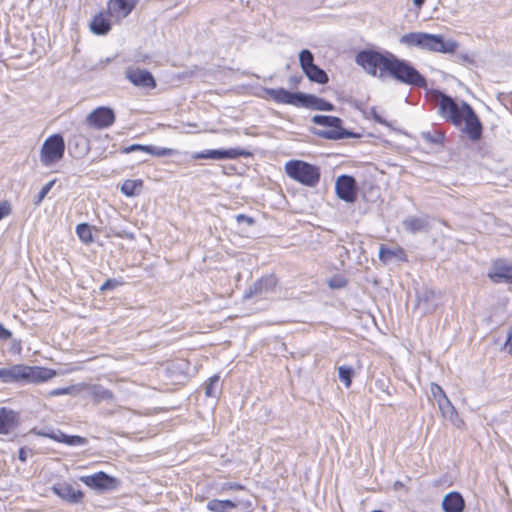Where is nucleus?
<instances>
[{"instance_id": "obj_1", "label": "nucleus", "mask_w": 512, "mask_h": 512, "mask_svg": "<svg viewBox=\"0 0 512 512\" xmlns=\"http://www.w3.org/2000/svg\"><path fill=\"white\" fill-rule=\"evenodd\" d=\"M265 94L273 101L296 107L311 108L319 111H332L334 105L320 97L302 92H290L284 88H266Z\"/></svg>"}, {"instance_id": "obj_2", "label": "nucleus", "mask_w": 512, "mask_h": 512, "mask_svg": "<svg viewBox=\"0 0 512 512\" xmlns=\"http://www.w3.org/2000/svg\"><path fill=\"white\" fill-rule=\"evenodd\" d=\"M55 375L52 369L23 364L0 368V379L4 383H41L52 379Z\"/></svg>"}, {"instance_id": "obj_3", "label": "nucleus", "mask_w": 512, "mask_h": 512, "mask_svg": "<svg viewBox=\"0 0 512 512\" xmlns=\"http://www.w3.org/2000/svg\"><path fill=\"white\" fill-rule=\"evenodd\" d=\"M386 75H389L394 80L419 88H425L427 85L426 78L408 61L391 55L390 64Z\"/></svg>"}, {"instance_id": "obj_4", "label": "nucleus", "mask_w": 512, "mask_h": 512, "mask_svg": "<svg viewBox=\"0 0 512 512\" xmlns=\"http://www.w3.org/2000/svg\"><path fill=\"white\" fill-rule=\"evenodd\" d=\"M392 53L383 54L375 50H362L355 56V62L373 77L386 76Z\"/></svg>"}, {"instance_id": "obj_5", "label": "nucleus", "mask_w": 512, "mask_h": 512, "mask_svg": "<svg viewBox=\"0 0 512 512\" xmlns=\"http://www.w3.org/2000/svg\"><path fill=\"white\" fill-rule=\"evenodd\" d=\"M429 97L438 106L439 115L456 126L462 124L463 117L466 115L464 109V105L467 104L466 102H462L461 106H459L451 96L439 90H432L429 93Z\"/></svg>"}, {"instance_id": "obj_6", "label": "nucleus", "mask_w": 512, "mask_h": 512, "mask_svg": "<svg viewBox=\"0 0 512 512\" xmlns=\"http://www.w3.org/2000/svg\"><path fill=\"white\" fill-rule=\"evenodd\" d=\"M312 122L316 125L324 126L327 129H317L313 133L321 138L330 140H339L345 138H354L357 135L342 127V120L336 116L315 115Z\"/></svg>"}, {"instance_id": "obj_7", "label": "nucleus", "mask_w": 512, "mask_h": 512, "mask_svg": "<svg viewBox=\"0 0 512 512\" xmlns=\"http://www.w3.org/2000/svg\"><path fill=\"white\" fill-rule=\"evenodd\" d=\"M285 172L290 178L308 187H315L320 180L319 168L302 160L288 161Z\"/></svg>"}, {"instance_id": "obj_8", "label": "nucleus", "mask_w": 512, "mask_h": 512, "mask_svg": "<svg viewBox=\"0 0 512 512\" xmlns=\"http://www.w3.org/2000/svg\"><path fill=\"white\" fill-rule=\"evenodd\" d=\"M64 152V138L60 134H54L44 141L40 151V162L50 167L63 158Z\"/></svg>"}, {"instance_id": "obj_9", "label": "nucleus", "mask_w": 512, "mask_h": 512, "mask_svg": "<svg viewBox=\"0 0 512 512\" xmlns=\"http://www.w3.org/2000/svg\"><path fill=\"white\" fill-rule=\"evenodd\" d=\"M116 120L112 108L100 106L92 110L86 117V124L95 129H105L114 124Z\"/></svg>"}, {"instance_id": "obj_10", "label": "nucleus", "mask_w": 512, "mask_h": 512, "mask_svg": "<svg viewBox=\"0 0 512 512\" xmlns=\"http://www.w3.org/2000/svg\"><path fill=\"white\" fill-rule=\"evenodd\" d=\"M458 47V43L453 40H444L442 35L426 33L423 49L440 53H454Z\"/></svg>"}, {"instance_id": "obj_11", "label": "nucleus", "mask_w": 512, "mask_h": 512, "mask_svg": "<svg viewBox=\"0 0 512 512\" xmlns=\"http://www.w3.org/2000/svg\"><path fill=\"white\" fill-rule=\"evenodd\" d=\"M335 191L341 200L347 203H353L357 198V184L354 177L350 175H341L335 183Z\"/></svg>"}, {"instance_id": "obj_12", "label": "nucleus", "mask_w": 512, "mask_h": 512, "mask_svg": "<svg viewBox=\"0 0 512 512\" xmlns=\"http://www.w3.org/2000/svg\"><path fill=\"white\" fill-rule=\"evenodd\" d=\"M241 156L248 157V156H251V153L244 149H240V148L212 149V150L197 152L194 154L193 158L222 160V159H236Z\"/></svg>"}, {"instance_id": "obj_13", "label": "nucleus", "mask_w": 512, "mask_h": 512, "mask_svg": "<svg viewBox=\"0 0 512 512\" xmlns=\"http://www.w3.org/2000/svg\"><path fill=\"white\" fill-rule=\"evenodd\" d=\"M51 490L63 501L70 504H79L84 497V493L80 489H76L72 484L67 482L55 483Z\"/></svg>"}, {"instance_id": "obj_14", "label": "nucleus", "mask_w": 512, "mask_h": 512, "mask_svg": "<svg viewBox=\"0 0 512 512\" xmlns=\"http://www.w3.org/2000/svg\"><path fill=\"white\" fill-rule=\"evenodd\" d=\"M277 286V279L273 275H266L261 279L255 281L253 285L245 292V298H251L256 295L266 296L275 291Z\"/></svg>"}, {"instance_id": "obj_15", "label": "nucleus", "mask_w": 512, "mask_h": 512, "mask_svg": "<svg viewBox=\"0 0 512 512\" xmlns=\"http://www.w3.org/2000/svg\"><path fill=\"white\" fill-rule=\"evenodd\" d=\"M81 481L90 488L98 490H113L117 480L105 472H97L93 475L82 476Z\"/></svg>"}, {"instance_id": "obj_16", "label": "nucleus", "mask_w": 512, "mask_h": 512, "mask_svg": "<svg viewBox=\"0 0 512 512\" xmlns=\"http://www.w3.org/2000/svg\"><path fill=\"white\" fill-rule=\"evenodd\" d=\"M464 109L466 111V115L463 117L465 132L470 140L478 141L482 136V124L469 104H465Z\"/></svg>"}, {"instance_id": "obj_17", "label": "nucleus", "mask_w": 512, "mask_h": 512, "mask_svg": "<svg viewBox=\"0 0 512 512\" xmlns=\"http://www.w3.org/2000/svg\"><path fill=\"white\" fill-rule=\"evenodd\" d=\"M125 74L126 78L137 87L149 89L156 87V81L153 75L145 69L128 68Z\"/></svg>"}, {"instance_id": "obj_18", "label": "nucleus", "mask_w": 512, "mask_h": 512, "mask_svg": "<svg viewBox=\"0 0 512 512\" xmlns=\"http://www.w3.org/2000/svg\"><path fill=\"white\" fill-rule=\"evenodd\" d=\"M488 277L495 283H512V263L503 259L494 261L488 273Z\"/></svg>"}, {"instance_id": "obj_19", "label": "nucleus", "mask_w": 512, "mask_h": 512, "mask_svg": "<svg viewBox=\"0 0 512 512\" xmlns=\"http://www.w3.org/2000/svg\"><path fill=\"white\" fill-rule=\"evenodd\" d=\"M139 0H109V15L116 20L126 18L136 7Z\"/></svg>"}, {"instance_id": "obj_20", "label": "nucleus", "mask_w": 512, "mask_h": 512, "mask_svg": "<svg viewBox=\"0 0 512 512\" xmlns=\"http://www.w3.org/2000/svg\"><path fill=\"white\" fill-rule=\"evenodd\" d=\"M19 425L18 413L6 407L0 408V434H9Z\"/></svg>"}, {"instance_id": "obj_21", "label": "nucleus", "mask_w": 512, "mask_h": 512, "mask_svg": "<svg viewBox=\"0 0 512 512\" xmlns=\"http://www.w3.org/2000/svg\"><path fill=\"white\" fill-rule=\"evenodd\" d=\"M122 152L125 154L132 152H142L152 156L163 157L171 156L174 153V150L171 148H160L153 145L132 144L124 147Z\"/></svg>"}, {"instance_id": "obj_22", "label": "nucleus", "mask_w": 512, "mask_h": 512, "mask_svg": "<svg viewBox=\"0 0 512 512\" xmlns=\"http://www.w3.org/2000/svg\"><path fill=\"white\" fill-rule=\"evenodd\" d=\"M417 305L425 313L433 312L437 307L436 293L429 288H423L417 292Z\"/></svg>"}, {"instance_id": "obj_23", "label": "nucleus", "mask_w": 512, "mask_h": 512, "mask_svg": "<svg viewBox=\"0 0 512 512\" xmlns=\"http://www.w3.org/2000/svg\"><path fill=\"white\" fill-rule=\"evenodd\" d=\"M404 230L411 234L429 232L430 224L428 217H408L402 221Z\"/></svg>"}, {"instance_id": "obj_24", "label": "nucleus", "mask_w": 512, "mask_h": 512, "mask_svg": "<svg viewBox=\"0 0 512 512\" xmlns=\"http://www.w3.org/2000/svg\"><path fill=\"white\" fill-rule=\"evenodd\" d=\"M464 507V500L457 492H450L443 498L442 508L445 512H462Z\"/></svg>"}, {"instance_id": "obj_25", "label": "nucleus", "mask_w": 512, "mask_h": 512, "mask_svg": "<svg viewBox=\"0 0 512 512\" xmlns=\"http://www.w3.org/2000/svg\"><path fill=\"white\" fill-rule=\"evenodd\" d=\"M91 31L96 35H105L111 29L107 14L100 12L95 15L90 23Z\"/></svg>"}, {"instance_id": "obj_26", "label": "nucleus", "mask_w": 512, "mask_h": 512, "mask_svg": "<svg viewBox=\"0 0 512 512\" xmlns=\"http://www.w3.org/2000/svg\"><path fill=\"white\" fill-rule=\"evenodd\" d=\"M437 404L442 416L454 425L459 426L461 421L458 418V413L448 397L440 400Z\"/></svg>"}, {"instance_id": "obj_27", "label": "nucleus", "mask_w": 512, "mask_h": 512, "mask_svg": "<svg viewBox=\"0 0 512 512\" xmlns=\"http://www.w3.org/2000/svg\"><path fill=\"white\" fill-rule=\"evenodd\" d=\"M88 391L96 404L102 401H112L114 399L113 392L99 384L89 385Z\"/></svg>"}, {"instance_id": "obj_28", "label": "nucleus", "mask_w": 512, "mask_h": 512, "mask_svg": "<svg viewBox=\"0 0 512 512\" xmlns=\"http://www.w3.org/2000/svg\"><path fill=\"white\" fill-rule=\"evenodd\" d=\"M237 507V503L232 500L212 499L207 503V509L211 512H230Z\"/></svg>"}, {"instance_id": "obj_29", "label": "nucleus", "mask_w": 512, "mask_h": 512, "mask_svg": "<svg viewBox=\"0 0 512 512\" xmlns=\"http://www.w3.org/2000/svg\"><path fill=\"white\" fill-rule=\"evenodd\" d=\"M425 35L426 33L422 32L407 33L400 38V43L410 47L413 46L423 49Z\"/></svg>"}, {"instance_id": "obj_30", "label": "nucleus", "mask_w": 512, "mask_h": 512, "mask_svg": "<svg viewBox=\"0 0 512 512\" xmlns=\"http://www.w3.org/2000/svg\"><path fill=\"white\" fill-rule=\"evenodd\" d=\"M307 78L318 84H326L329 81L328 74L316 64L304 72Z\"/></svg>"}, {"instance_id": "obj_31", "label": "nucleus", "mask_w": 512, "mask_h": 512, "mask_svg": "<svg viewBox=\"0 0 512 512\" xmlns=\"http://www.w3.org/2000/svg\"><path fill=\"white\" fill-rule=\"evenodd\" d=\"M142 187H143L142 180L128 179L123 182V184L121 186V192L128 197H133V196H137L140 194Z\"/></svg>"}, {"instance_id": "obj_32", "label": "nucleus", "mask_w": 512, "mask_h": 512, "mask_svg": "<svg viewBox=\"0 0 512 512\" xmlns=\"http://www.w3.org/2000/svg\"><path fill=\"white\" fill-rule=\"evenodd\" d=\"M404 252L402 249L398 248L396 250H392L387 248L385 245H381L379 248V259L384 263H389L393 258H402Z\"/></svg>"}, {"instance_id": "obj_33", "label": "nucleus", "mask_w": 512, "mask_h": 512, "mask_svg": "<svg viewBox=\"0 0 512 512\" xmlns=\"http://www.w3.org/2000/svg\"><path fill=\"white\" fill-rule=\"evenodd\" d=\"M353 376L354 370L351 366L343 365L338 367V378L346 388L351 386Z\"/></svg>"}, {"instance_id": "obj_34", "label": "nucleus", "mask_w": 512, "mask_h": 512, "mask_svg": "<svg viewBox=\"0 0 512 512\" xmlns=\"http://www.w3.org/2000/svg\"><path fill=\"white\" fill-rule=\"evenodd\" d=\"M76 234L85 244L93 242V236L90 226L87 223H80L76 226Z\"/></svg>"}, {"instance_id": "obj_35", "label": "nucleus", "mask_w": 512, "mask_h": 512, "mask_svg": "<svg viewBox=\"0 0 512 512\" xmlns=\"http://www.w3.org/2000/svg\"><path fill=\"white\" fill-rule=\"evenodd\" d=\"M299 63L303 72L307 71L310 67L314 66V55L308 49H303L299 53Z\"/></svg>"}, {"instance_id": "obj_36", "label": "nucleus", "mask_w": 512, "mask_h": 512, "mask_svg": "<svg viewBox=\"0 0 512 512\" xmlns=\"http://www.w3.org/2000/svg\"><path fill=\"white\" fill-rule=\"evenodd\" d=\"M421 138L430 144H441L444 140V134L441 131H422Z\"/></svg>"}, {"instance_id": "obj_37", "label": "nucleus", "mask_w": 512, "mask_h": 512, "mask_svg": "<svg viewBox=\"0 0 512 512\" xmlns=\"http://www.w3.org/2000/svg\"><path fill=\"white\" fill-rule=\"evenodd\" d=\"M61 443L69 446H82L87 444V439L78 435H61Z\"/></svg>"}, {"instance_id": "obj_38", "label": "nucleus", "mask_w": 512, "mask_h": 512, "mask_svg": "<svg viewBox=\"0 0 512 512\" xmlns=\"http://www.w3.org/2000/svg\"><path fill=\"white\" fill-rule=\"evenodd\" d=\"M218 382H219L218 375H214L209 378V382L205 386V395L207 397H215L216 396L217 391L215 389V386L218 384Z\"/></svg>"}, {"instance_id": "obj_39", "label": "nucleus", "mask_w": 512, "mask_h": 512, "mask_svg": "<svg viewBox=\"0 0 512 512\" xmlns=\"http://www.w3.org/2000/svg\"><path fill=\"white\" fill-rule=\"evenodd\" d=\"M430 393L437 403L447 397L442 387L436 383H431Z\"/></svg>"}, {"instance_id": "obj_40", "label": "nucleus", "mask_w": 512, "mask_h": 512, "mask_svg": "<svg viewBox=\"0 0 512 512\" xmlns=\"http://www.w3.org/2000/svg\"><path fill=\"white\" fill-rule=\"evenodd\" d=\"M55 183V180H51L49 181L48 183H46L42 188L41 190L39 191L37 197H36V200H35V204L36 205H39L43 199L46 197V195L49 193V191L51 190V188L53 187Z\"/></svg>"}, {"instance_id": "obj_41", "label": "nucleus", "mask_w": 512, "mask_h": 512, "mask_svg": "<svg viewBox=\"0 0 512 512\" xmlns=\"http://www.w3.org/2000/svg\"><path fill=\"white\" fill-rule=\"evenodd\" d=\"M375 386L377 387V389L383 395H386V396H390L391 395L390 386H389V383L387 381L382 380V379H378L375 382Z\"/></svg>"}, {"instance_id": "obj_42", "label": "nucleus", "mask_w": 512, "mask_h": 512, "mask_svg": "<svg viewBox=\"0 0 512 512\" xmlns=\"http://www.w3.org/2000/svg\"><path fill=\"white\" fill-rule=\"evenodd\" d=\"M113 235L121 238V239H129L133 240L135 238L134 233L126 231V230H116L112 229Z\"/></svg>"}, {"instance_id": "obj_43", "label": "nucleus", "mask_w": 512, "mask_h": 512, "mask_svg": "<svg viewBox=\"0 0 512 512\" xmlns=\"http://www.w3.org/2000/svg\"><path fill=\"white\" fill-rule=\"evenodd\" d=\"M11 213V205L8 201L0 202V221Z\"/></svg>"}, {"instance_id": "obj_44", "label": "nucleus", "mask_w": 512, "mask_h": 512, "mask_svg": "<svg viewBox=\"0 0 512 512\" xmlns=\"http://www.w3.org/2000/svg\"><path fill=\"white\" fill-rule=\"evenodd\" d=\"M120 283L116 279H107L100 287L101 291L111 290L117 287Z\"/></svg>"}, {"instance_id": "obj_45", "label": "nucleus", "mask_w": 512, "mask_h": 512, "mask_svg": "<svg viewBox=\"0 0 512 512\" xmlns=\"http://www.w3.org/2000/svg\"><path fill=\"white\" fill-rule=\"evenodd\" d=\"M235 220L237 223H246L247 225H253L255 223L254 219L250 216H247L245 214H238L235 216Z\"/></svg>"}, {"instance_id": "obj_46", "label": "nucleus", "mask_w": 512, "mask_h": 512, "mask_svg": "<svg viewBox=\"0 0 512 512\" xmlns=\"http://www.w3.org/2000/svg\"><path fill=\"white\" fill-rule=\"evenodd\" d=\"M75 145H76V147L80 148V150H79L80 154H85L89 150V142L85 138H81L80 141L77 142Z\"/></svg>"}, {"instance_id": "obj_47", "label": "nucleus", "mask_w": 512, "mask_h": 512, "mask_svg": "<svg viewBox=\"0 0 512 512\" xmlns=\"http://www.w3.org/2000/svg\"><path fill=\"white\" fill-rule=\"evenodd\" d=\"M504 347L507 349L508 353L512 356V325L508 329L507 339L504 344Z\"/></svg>"}, {"instance_id": "obj_48", "label": "nucleus", "mask_w": 512, "mask_h": 512, "mask_svg": "<svg viewBox=\"0 0 512 512\" xmlns=\"http://www.w3.org/2000/svg\"><path fill=\"white\" fill-rule=\"evenodd\" d=\"M228 489H231V490H243L244 486H242L241 484L236 483V482L224 483L222 485V490H228Z\"/></svg>"}, {"instance_id": "obj_49", "label": "nucleus", "mask_w": 512, "mask_h": 512, "mask_svg": "<svg viewBox=\"0 0 512 512\" xmlns=\"http://www.w3.org/2000/svg\"><path fill=\"white\" fill-rule=\"evenodd\" d=\"M71 388H57L49 392L50 396H59V395H66L70 393Z\"/></svg>"}, {"instance_id": "obj_50", "label": "nucleus", "mask_w": 512, "mask_h": 512, "mask_svg": "<svg viewBox=\"0 0 512 512\" xmlns=\"http://www.w3.org/2000/svg\"><path fill=\"white\" fill-rule=\"evenodd\" d=\"M371 115L373 117V119L379 123V124H382V125H386V126H389V124L387 123V121L385 119H383L376 111L375 108H372L371 109Z\"/></svg>"}, {"instance_id": "obj_51", "label": "nucleus", "mask_w": 512, "mask_h": 512, "mask_svg": "<svg viewBox=\"0 0 512 512\" xmlns=\"http://www.w3.org/2000/svg\"><path fill=\"white\" fill-rule=\"evenodd\" d=\"M11 336V331L5 328L4 325L0 323V340H7L11 338Z\"/></svg>"}, {"instance_id": "obj_52", "label": "nucleus", "mask_w": 512, "mask_h": 512, "mask_svg": "<svg viewBox=\"0 0 512 512\" xmlns=\"http://www.w3.org/2000/svg\"><path fill=\"white\" fill-rule=\"evenodd\" d=\"M31 452V450L25 448V447H22L19 449L18 451V459L22 462H25L28 458V454Z\"/></svg>"}, {"instance_id": "obj_53", "label": "nucleus", "mask_w": 512, "mask_h": 512, "mask_svg": "<svg viewBox=\"0 0 512 512\" xmlns=\"http://www.w3.org/2000/svg\"><path fill=\"white\" fill-rule=\"evenodd\" d=\"M61 435H64V433L59 430L57 432H51V433L45 434V436H47L48 438L53 439L60 443H61V437H60Z\"/></svg>"}, {"instance_id": "obj_54", "label": "nucleus", "mask_w": 512, "mask_h": 512, "mask_svg": "<svg viewBox=\"0 0 512 512\" xmlns=\"http://www.w3.org/2000/svg\"><path fill=\"white\" fill-rule=\"evenodd\" d=\"M301 81V77H290L289 82L296 86Z\"/></svg>"}, {"instance_id": "obj_55", "label": "nucleus", "mask_w": 512, "mask_h": 512, "mask_svg": "<svg viewBox=\"0 0 512 512\" xmlns=\"http://www.w3.org/2000/svg\"><path fill=\"white\" fill-rule=\"evenodd\" d=\"M413 3L417 8L420 9L422 5L425 3V0H413Z\"/></svg>"}, {"instance_id": "obj_56", "label": "nucleus", "mask_w": 512, "mask_h": 512, "mask_svg": "<svg viewBox=\"0 0 512 512\" xmlns=\"http://www.w3.org/2000/svg\"><path fill=\"white\" fill-rule=\"evenodd\" d=\"M109 62H110V58H106L104 63L106 64V63H109Z\"/></svg>"}, {"instance_id": "obj_57", "label": "nucleus", "mask_w": 512, "mask_h": 512, "mask_svg": "<svg viewBox=\"0 0 512 512\" xmlns=\"http://www.w3.org/2000/svg\"><path fill=\"white\" fill-rule=\"evenodd\" d=\"M371 512H384V511H382V510H373Z\"/></svg>"}]
</instances>
